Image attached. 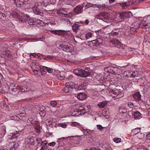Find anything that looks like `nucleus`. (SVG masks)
<instances>
[{"instance_id": "nucleus-41", "label": "nucleus", "mask_w": 150, "mask_h": 150, "mask_svg": "<svg viewBox=\"0 0 150 150\" xmlns=\"http://www.w3.org/2000/svg\"><path fill=\"white\" fill-rule=\"evenodd\" d=\"M11 119L13 120L16 121H18L19 119L18 118L17 115H15L14 116H11L10 117Z\"/></svg>"}, {"instance_id": "nucleus-58", "label": "nucleus", "mask_w": 150, "mask_h": 150, "mask_svg": "<svg viewBox=\"0 0 150 150\" xmlns=\"http://www.w3.org/2000/svg\"><path fill=\"white\" fill-rule=\"evenodd\" d=\"M55 144L56 143L54 142H52L48 143V145L50 146H53L55 145Z\"/></svg>"}, {"instance_id": "nucleus-24", "label": "nucleus", "mask_w": 150, "mask_h": 150, "mask_svg": "<svg viewBox=\"0 0 150 150\" xmlns=\"http://www.w3.org/2000/svg\"><path fill=\"white\" fill-rule=\"evenodd\" d=\"M141 129V128H137L132 129V132L134 135H135L140 132Z\"/></svg>"}, {"instance_id": "nucleus-35", "label": "nucleus", "mask_w": 150, "mask_h": 150, "mask_svg": "<svg viewBox=\"0 0 150 150\" xmlns=\"http://www.w3.org/2000/svg\"><path fill=\"white\" fill-rule=\"evenodd\" d=\"M102 18H103L105 20L108 19V14L106 12H103Z\"/></svg>"}, {"instance_id": "nucleus-45", "label": "nucleus", "mask_w": 150, "mask_h": 150, "mask_svg": "<svg viewBox=\"0 0 150 150\" xmlns=\"http://www.w3.org/2000/svg\"><path fill=\"white\" fill-rule=\"evenodd\" d=\"M50 103L51 105L53 107L56 106L57 104L56 102L54 100L51 101Z\"/></svg>"}, {"instance_id": "nucleus-15", "label": "nucleus", "mask_w": 150, "mask_h": 150, "mask_svg": "<svg viewBox=\"0 0 150 150\" xmlns=\"http://www.w3.org/2000/svg\"><path fill=\"white\" fill-rule=\"evenodd\" d=\"M41 70H43L44 72H45V73H44L43 74L42 73H41L42 75L43 74H45V72H46V71H47L49 73H52L53 71V69L52 68L46 67H42V68H41Z\"/></svg>"}, {"instance_id": "nucleus-47", "label": "nucleus", "mask_w": 150, "mask_h": 150, "mask_svg": "<svg viewBox=\"0 0 150 150\" xmlns=\"http://www.w3.org/2000/svg\"><path fill=\"white\" fill-rule=\"evenodd\" d=\"M103 12L100 13L96 15V18L97 19H99L103 20V19H100V18H98L100 16L101 18H102V15Z\"/></svg>"}, {"instance_id": "nucleus-40", "label": "nucleus", "mask_w": 150, "mask_h": 150, "mask_svg": "<svg viewBox=\"0 0 150 150\" xmlns=\"http://www.w3.org/2000/svg\"><path fill=\"white\" fill-rule=\"evenodd\" d=\"M33 122H35V121H33V118H29L27 120V122L28 123L30 122L31 124H30V125H33Z\"/></svg>"}, {"instance_id": "nucleus-1", "label": "nucleus", "mask_w": 150, "mask_h": 150, "mask_svg": "<svg viewBox=\"0 0 150 150\" xmlns=\"http://www.w3.org/2000/svg\"><path fill=\"white\" fill-rule=\"evenodd\" d=\"M59 46L58 47L59 49H61L63 51L67 52H70V48L68 46L69 43L68 42L65 41H61L59 42Z\"/></svg>"}, {"instance_id": "nucleus-19", "label": "nucleus", "mask_w": 150, "mask_h": 150, "mask_svg": "<svg viewBox=\"0 0 150 150\" xmlns=\"http://www.w3.org/2000/svg\"><path fill=\"white\" fill-rule=\"evenodd\" d=\"M81 71V77H86L89 76L91 74V72H87L83 69H82Z\"/></svg>"}, {"instance_id": "nucleus-2", "label": "nucleus", "mask_w": 150, "mask_h": 150, "mask_svg": "<svg viewBox=\"0 0 150 150\" xmlns=\"http://www.w3.org/2000/svg\"><path fill=\"white\" fill-rule=\"evenodd\" d=\"M75 84L73 82H70L65 84V86L64 88V91L66 93L72 91L73 89L75 88Z\"/></svg>"}, {"instance_id": "nucleus-27", "label": "nucleus", "mask_w": 150, "mask_h": 150, "mask_svg": "<svg viewBox=\"0 0 150 150\" xmlns=\"http://www.w3.org/2000/svg\"><path fill=\"white\" fill-rule=\"evenodd\" d=\"M112 43L115 46H121L122 44L121 42L117 40H114Z\"/></svg>"}, {"instance_id": "nucleus-31", "label": "nucleus", "mask_w": 150, "mask_h": 150, "mask_svg": "<svg viewBox=\"0 0 150 150\" xmlns=\"http://www.w3.org/2000/svg\"><path fill=\"white\" fill-rule=\"evenodd\" d=\"M33 126L35 127V128L40 127L39 125V123L38 121H35L33 122Z\"/></svg>"}, {"instance_id": "nucleus-64", "label": "nucleus", "mask_w": 150, "mask_h": 150, "mask_svg": "<svg viewBox=\"0 0 150 150\" xmlns=\"http://www.w3.org/2000/svg\"><path fill=\"white\" fill-rule=\"evenodd\" d=\"M40 114H41V116H44L45 115V112H44V111H42L40 112Z\"/></svg>"}, {"instance_id": "nucleus-21", "label": "nucleus", "mask_w": 150, "mask_h": 150, "mask_svg": "<svg viewBox=\"0 0 150 150\" xmlns=\"http://www.w3.org/2000/svg\"><path fill=\"white\" fill-rule=\"evenodd\" d=\"M80 26L78 24H74L72 26V30L74 32L76 33L79 30V27Z\"/></svg>"}, {"instance_id": "nucleus-25", "label": "nucleus", "mask_w": 150, "mask_h": 150, "mask_svg": "<svg viewBox=\"0 0 150 150\" xmlns=\"http://www.w3.org/2000/svg\"><path fill=\"white\" fill-rule=\"evenodd\" d=\"M8 52L5 53H3V55H4L5 58L7 59L10 60L12 59V57L11 54H10Z\"/></svg>"}, {"instance_id": "nucleus-62", "label": "nucleus", "mask_w": 150, "mask_h": 150, "mask_svg": "<svg viewBox=\"0 0 150 150\" xmlns=\"http://www.w3.org/2000/svg\"><path fill=\"white\" fill-rule=\"evenodd\" d=\"M47 144V142L45 140V141L42 142L41 143V145H46V144Z\"/></svg>"}, {"instance_id": "nucleus-11", "label": "nucleus", "mask_w": 150, "mask_h": 150, "mask_svg": "<svg viewBox=\"0 0 150 150\" xmlns=\"http://www.w3.org/2000/svg\"><path fill=\"white\" fill-rule=\"evenodd\" d=\"M13 17H17L20 20H21L22 22H24V20H23V17L21 16L20 14H19L18 13L16 12H13L10 14Z\"/></svg>"}, {"instance_id": "nucleus-29", "label": "nucleus", "mask_w": 150, "mask_h": 150, "mask_svg": "<svg viewBox=\"0 0 150 150\" xmlns=\"http://www.w3.org/2000/svg\"><path fill=\"white\" fill-rule=\"evenodd\" d=\"M26 115V114L25 113H20V114L17 115L18 117L19 120H22V119Z\"/></svg>"}, {"instance_id": "nucleus-61", "label": "nucleus", "mask_w": 150, "mask_h": 150, "mask_svg": "<svg viewBox=\"0 0 150 150\" xmlns=\"http://www.w3.org/2000/svg\"><path fill=\"white\" fill-rule=\"evenodd\" d=\"M97 127L98 129L100 130H102L103 129V127L100 125H97Z\"/></svg>"}, {"instance_id": "nucleus-63", "label": "nucleus", "mask_w": 150, "mask_h": 150, "mask_svg": "<svg viewBox=\"0 0 150 150\" xmlns=\"http://www.w3.org/2000/svg\"><path fill=\"white\" fill-rule=\"evenodd\" d=\"M128 106L131 108H132L133 106V104L131 102H129L128 103Z\"/></svg>"}, {"instance_id": "nucleus-44", "label": "nucleus", "mask_w": 150, "mask_h": 150, "mask_svg": "<svg viewBox=\"0 0 150 150\" xmlns=\"http://www.w3.org/2000/svg\"><path fill=\"white\" fill-rule=\"evenodd\" d=\"M95 41V40H93L92 41H90L89 42V45H91V46H96V44L95 42H94L93 41Z\"/></svg>"}, {"instance_id": "nucleus-14", "label": "nucleus", "mask_w": 150, "mask_h": 150, "mask_svg": "<svg viewBox=\"0 0 150 150\" xmlns=\"http://www.w3.org/2000/svg\"><path fill=\"white\" fill-rule=\"evenodd\" d=\"M87 97V95L85 93H79L77 96V98L79 100H82Z\"/></svg>"}, {"instance_id": "nucleus-57", "label": "nucleus", "mask_w": 150, "mask_h": 150, "mask_svg": "<svg viewBox=\"0 0 150 150\" xmlns=\"http://www.w3.org/2000/svg\"><path fill=\"white\" fill-rule=\"evenodd\" d=\"M91 7H93V4H87L85 6V7H86L87 8H88Z\"/></svg>"}, {"instance_id": "nucleus-49", "label": "nucleus", "mask_w": 150, "mask_h": 150, "mask_svg": "<svg viewBox=\"0 0 150 150\" xmlns=\"http://www.w3.org/2000/svg\"><path fill=\"white\" fill-rule=\"evenodd\" d=\"M4 59V58L0 55V63L4 64L5 63V61H3Z\"/></svg>"}, {"instance_id": "nucleus-13", "label": "nucleus", "mask_w": 150, "mask_h": 150, "mask_svg": "<svg viewBox=\"0 0 150 150\" xmlns=\"http://www.w3.org/2000/svg\"><path fill=\"white\" fill-rule=\"evenodd\" d=\"M96 88L97 91L103 90L105 88V85L101 83V84L97 85Z\"/></svg>"}, {"instance_id": "nucleus-4", "label": "nucleus", "mask_w": 150, "mask_h": 150, "mask_svg": "<svg viewBox=\"0 0 150 150\" xmlns=\"http://www.w3.org/2000/svg\"><path fill=\"white\" fill-rule=\"evenodd\" d=\"M84 6L82 5H79L76 6L73 10L74 12L76 14H79L82 13Z\"/></svg>"}, {"instance_id": "nucleus-30", "label": "nucleus", "mask_w": 150, "mask_h": 150, "mask_svg": "<svg viewBox=\"0 0 150 150\" xmlns=\"http://www.w3.org/2000/svg\"><path fill=\"white\" fill-rule=\"evenodd\" d=\"M64 1L67 4L70 5L72 6L74 5L73 0H64Z\"/></svg>"}, {"instance_id": "nucleus-37", "label": "nucleus", "mask_w": 150, "mask_h": 150, "mask_svg": "<svg viewBox=\"0 0 150 150\" xmlns=\"http://www.w3.org/2000/svg\"><path fill=\"white\" fill-rule=\"evenodd\" d=\"M118 4H120V6L123 8H124V7L128 5V4H127V2H125L124 3H118Z\"/></svg>"}, {"instance_id": "nucleus-23", "label": "nucleus", "mask_w": 150, "mask_h": 150, "mask_svg": "<svg viewBox=\"0 0 150 150\" xmlns=\"http://www.w3.org/2000/svg\"><path fill=\"white\" fill-rule=\"evenodd\" d=\"M42 57L44 59H46L48 60V59L52 60L54 58V57L52 56H50L49 55L45 56L43 55H42Z\"/></svg>"}, {"instance_id": "nucleus-16", "label": "nucleus", "mask_w": 150, "mask_h": 150, "mask_svg": "<svg viewBox=\"0 0 150 150\" xmlns=\"http://www.w3.org/2000/svg\"><path fill=\"white\" fill-rule=\"evenodd\" d=\"M132 115L133 117L135 119H139L141 117V113L138 111H137L135 112H134L133 113H132Z\"/></svg>"}, {"instance_id": "nucleus-10", "label": "nucleus", "mask_w": 150, "mask_h": 150, "mask_svg": "<svg viewBox=\"0 0 150 150\" xmlns=\"http://www.w3.org/2000/svg\"><path fill=\"white\" fill-rule=\"evenodd\" d=\"M130 29L129 30H127L126 31L125 34L127 36H130V34H134L137 31V30H136L133 27H130Z\"/></svg>"}, {"instance_id": "nucleus-39", "label": "nucleus", "mask_w": 150, "mask_h": 150, "mask_svg": "<svg viewBox=\"0 0 150 150\" xmlns=\"http://www.w3.org/2000/svg\"><path fill=\"white\" fill-rule=\"evenodd\" d=\"M139 75L138 72L137 71L134 72L131 75V76L133 77H135Z\"/></svg>"}, {"instance_id": "nucleus-32", "label": "nucleus", "mask_w": 150, "mask_h": 150, "mask_svg": "<svg viewBox=\"0 0 150 150\" xmlns=\"http://www.w3.org/2000/svg\"><path fill=\"white\" fill-rule=\"evenodd\" d=\"M6 16L5 14L0 11V19L5 21L6 20Z\"/></svg>"}, {"instance_id": "nucleus-17", "label": "nucleus", "mask_w": 150, "mask_h": 150, "mask_svg": "<svg viewBox=\"0 0 150 150\" xmlns=\"http://www.w3.org/2000/svg\"><path fill=\"white\" fill-rule=\"evenodd\" d=\"M133 97L134 100H137L138 101L141 100V96L139 92H138L133 95Z\"/></svg>"}, {"instance_id": "nucleus-6", "label": "nucleus", "mask_w": 150, "mask_h": 150, "mask_svg": "<svg viewBox=\"0 0 150 150\" xmlns=\"http://www.w3.org/2000/svg\"><path fill=\"white\" fill-rule=\"evenodd\" d=\"M23 20H24V22L30 21V22L31 23L37 22L38 23H40V22H41L39 20H37L36 21L35 19H30V17L27 15L24 16L23 18Z\"/></svg>"}, {"instance_id": "nucleus-54", "label": "nucleus", "mask_w": 150, "mask_h": 150, "mask_svg": "<svg viewBox=\"0 0 150 150\" xmlns=\"http://www.w3.org/2000/svg\"><path fill=\"white\" fill-rule=\"evenodd\" d=\"M137 150H148L146 148L144 147H143L138 148Z\"/></svg>"}, {"instance_id": "nucleus-38", "label": "nucleus", "mask_w": 150, "mask_h": 150, "mask_svg": "<svg viewBox=\"0 0 150 150\" xmlns=\"http://www.w3.org/2000/svg\"><path fill=\"white\" fill-rule=\"evenodd\" d=\"M58 14H60V16H65L67 17L68 15V14H64L60 11H59L57 12Z\"/></svg>"}, {"instance_id": "nucleus-28", "label": "nucleus", "mask_w": 150, "mask_h": 150, "mask_svg": "<svg viewBox=\"0 0 150 150\" xmlns=\"http://www.w3.org/2000/svg\"><path fill=\"white\" fill-rule=\"evenodd\" d=\"M132 27H133V28H134L137 30L139 28H142V27H141L140 26L139 23H134V24L132 25Z\"/></svg>"}, {"instance_id": "nucleus-51", "label": "nucleus", "mask_w": 150, "mask_h": 150, "mask_svg": "<svg viewBox=\"0 0 150 150\" xmlns=\"http://www.w3.org/2000/svg\"><path fill=\"white\" fill-rule=\"evenodd\" d=\"M111 34L113 36H117V35H118L119 33L117 32H114L113 31H112L111 33Z\"/></svg>"}, {"instance_id": "nucleus-5", "label": "nucleus", "mask_w": 150, "mask_h": 150, "mask_svg": "<svg viewBox=\"0 0 150 150\" xmlns=\"http://www.w3.org/2000/svg\"><path fill=\"white\" fill-rule=\"evenodd\" d=\"M30 66L32 70L35 73H37V74H39L38 72H41V73H42V70L40 69V70L38 71L37 70L38 69V66L37 65V64L33 62L31 64H30Z\"/></svg>"}, {"instance_id": "nucleus-33", "label": "nucleus", "mask_w": 150, "mask_h": 150, "mask_svg": "<svg viewBox=\"0 0 150 150\" xmlns=\"http://www.w3.org/2000/svg\"><path fill=\"white\" fill-rule=\"evenodd\" d=\"M81 131L83 132V134L85 136H90V132H88L87 130H85L84 129H83Z\"/></svg>"}, {"instance_id": "nucleus-48", "label": "nucleus", "mask_w": 150, "mask_h": 150, "mask_svg": "<svg viewBox=\"0 0 150 150\" xmlns=\"http://www.w3.org/2000/svg\"><path fill=\"white\" fill-rule=\"evenodd\" d=\"M147 25L146 26V28H150V19L147 20Z\"/></svg>"}, {"instance_id": "nucleus-53", "label": "nucleus", "mask_w": 150, "mask_h": 150, "mask_svg": "<svg viewBox=\"0 0 150 150\" xmlns=\"http://www.w3.org/2000/svg\"><path fill=\"white\" fill-rule=\"evenodd\" d=\"M83 70L87 72H91V69L89 67H85Z\"/></svg>"}, {"instance_id": "nucleus-56", "label": "nucleus", "mask_w": 150, "mask_h": 150, "mask_svg": "<svg viewBox=\"0 0 150 150\" xmlns=\"http://www.w3.org/2000/svg\"><path fill=\"white\" fill-rule=\"evenodd\" d=\"M95 41H94L93 42H95L96 44V46H98L99 45L100 43H99V42H98V39L95 40Z\"/></svg>"}, {"instance_id": "nucleus-43", "label": "nucleus", "mask_w": 150, "mask_h": 150, "mask_svg": "<svg viewBox=\"0 0 150 150\" xmlns=\"http://www.w3.org/2000/svg\"><path fill=\"white\" fill-rule=\"evenodd\" d=\"M57 77L58 79L59 80H62L64 78V75H61L60 74H59L57 75Z\"/></svg>"}, {"instance_id": "nucleus-20", "label": "nucleus", "mask_w": 150, "mask_h": 150, "mask_svg": "<svg viewBox=\"0 0 150 150\" xmlns=\"http://www.w3.org/2000/svg\"><path fill=\"white\" fill-rule=\"evenodd\" d=\"M86 84L85 82H83L79 86L78 89L79 90H85L86 88Z\"/></svg>"}, {"instance_id": "nucleus-26", "label": "nucleus", "mask_w": 150, "mask_h": 150, "mask_svg": "<svg viewBox=\"0 0 150 150\" xmlns=\"http://www.w3.org/2000/svg\"><path fill=\"white\" fill-rule=\"evenodd\" d=\"M83 105H81L79 107L78 110L79 111L78 112H80V114H82L83 115L86 113V112L83 108Z\"/></svg>"}, {"instance_id": "nucleus-59", "label": "nucleus", "mask_w": 150, "mask_h": 150, "mask_svg": "<svg viewBox=\"0 0 150 150\" xmlns=\"http://www.w3.org/2000/svg\"><path fill=\"white\" fill-rule=\"evenodd\" d=\"M107 80L110 81V82H113V78H110V77H108L107 78Z\"/></svg>"}, {"instance_id": "nucleus-60", "label": "nucleus", "mask_w": 150, "mask_h": 150, "mask_svg": "<svg viewBox=\"0 0 150 150\" xmlns=\"http://www.w3.org/2000/svg\"><path fill=\"white\" fill-rule=\"evenodd\" d=\"M40 5H42V6H44L45 7H46L47 6V4L45 3L43 1H42V2L40 3Z\"/></svg>"}, {"instance_id": "nucleus-9", "label": "nucleus", "mask_w": 150, "mask_h": 150, "mask_svg": "<svg viewBox=\"0 0 150 150\" xmlns=\"http://www.w3.org/2000/svg\"><path fill=\"white\" fill-rule=\"evenodd\" d=\"M32 9L35 14L40 15L41 16H43V13L42 10L40 9L38 7H33Z\"/></svg>"}, {"instance_id": "nucleus-34", "label": "nucleus", "mask_w": 150, "mask_h": 150, "mask_svg": "<svg viewBox=\"0 0 150 150\" xmlns=\"http://www.w3.org/2000/svg\"><path fill=\"white\" fill-rule=\"evenodd\" d=\"M14 1L15 4H21V5L22 3H23L24 1V0H12Z\"/></svg>"}, {"instance_id": "nucleus-42", "label": "nucleus", "mask_w": 150, "mask_h": 150, "mask_svg": "<svg viewBox=\"0 0 150 150\" xmlns=\"http://www.w3.org/2000/svg\"><path fill=\"white\" fill-rule=\"evenodd\" d=\"M113 140L116 143H119L121 142V139L119 138H115L113 139Z\"/></svg>"}, {"instance_id": "nucleus-18", "label": "nucleus", "mask_w": 150, "mask_h": 150, "mask_svg": "<svg viewBox=\"0 0 150 150\" xmlns=\"http://www.w3.org/2000/svg\"><path fill=\"white\" fill-rule=\"evenodd\" d=\"M82 69L80 68H78L76 69H75L74 70V73L76 75L79 76L81 77Z\"/></svg>"}, {"instance_id": "nucleus-8", "label": "nucleus", "mask_w": 150, "mask_h": 150, "mask_svg": "<svg viewBox=\"0 0 150 150\" xmlns=\"http://www.w3.org/2000/svg\"><path fill=\"white\" fill-rule=\"evenodd\" d=\"M150 19V16H148L147 17L144 18L140 22V23H139L140 26L141 27H142V26H143V27H142V28L146 27V25H147L146 22H147V20H148Z\"/></svg>"}, {"instance_id": "nucleus-3", "label": "nucleus", "mask_w": 150, "mask_h": 150, "mask_svg": "<svg viewBox=\"0 0 150 150\" xmlns=\"http://www.w3.org/2000/svg\"><path fill=\"white\" fill-rule=\"evenodd\" d=\"M119 14L120 18L122 21H124L130 17V14L127 11H122L118 13Z\"/></svg>"}, {"instance_id": "nucleus-52", "label": "nucleus", "mask_w": 150, "mask_h": 150, "mask_svg": "<svg viewBox=\"0 0 150 150\" xmlns=\"http://www.w3.org/2000/svg\"><path fill=\"white\" fill-rule=\"evenodd\" d=\"M83 108L86 112H88L89 111V108L88 106H86L83 107Z\"/></svg>"}, {"instance_id": "nucleus-7", "label": "nucleus", "mask_w": 150, "mask_h": 150, "mask_svg": "<svg viewBox=\"0 0 150 150\" xmlns=\"http://www.w3.org/2000/svg\"><path fill=\"white\" fill-rule=\"evenodd\" d=\"M9 146L10 147V150H16L18 148L19 144L18 143L12 141L10 142Z\"/></svg>"}, {"instance_id": "nucleus-36", "label": "nucleus", "mask_w": 150, "mask_h": 150, "mask_svg": "<svg viewBox=\"0 0 150 150\" xmlns=\"http://www.w3.org/2000/svg\"><path fill=\"white\" fill-rule=\"evenodd\" d=\"M1 51L3 54V53H5L8 52V50L6 48V47H5L1 48Z\"/></svg>"}, {"instance_id": "nucleus-22", "label": "nucleus", "mask_w": 150, "mask_h": 150, "mask_svg": "<svg viewBox=\"0 0 150 150\" xmlns=\"http://www.w3.org/2000/svg\"><path fill=\"white\" fill-rule=\"evenodd\" d=\"M108 101H104L98 104V105L100 108H104L106 105Z\"/></svg>"}, {"instance_id": "nucleus-12", "label": "nucleus", "mask_w": 150, "mask_h": 150, "mask_svg": "<svg viewBox=\"0 0 150 150\" xmlns=\"http://www.w3.org/2000/svg\"><path fill=\"white\" fill-rule=\"evenodd\" d=\"M51 32L54 34L61 36H63L65 33V31L62 30H51Z\"/></svg>"}, {"instance_id": "nucleus-55", "label": "nucleus", "mask_w": 150, "mask_h": 150, "mask_svg": "<svg viewBox=\"0 0 150 150\" xmlns=\"http://www.w3.org/2000/svg\"><path fill=\"white\" fill-rule=\"evenodd\" d=\"M40 5V4L37 1L35 3L34 6L33 7H37Z\"/></svg>"}, {"instance_id": "nucleus-50", "label": "nucleus", "mask_w": 150, "mask_h": 150, "mask_svg": "<svg viewBox=\"0 0 150 150\" xmlns=\"http://www.w3.org/2000/svg\"><path fill=\"white\" fill-rule=\"evenodd\" d=\"M101 8L103 9H105V8H108L109 6H107L106 4H102L101 5Z\"/></svg>"}, {"instance_id": "nucleus-46", "label": "nucleus", "mask_w": 150, "mask_h": 150, "mask_svg": "<svg viewBox=\"0 0 150 150\" xmlns=\"http://www.w3.org/2000/svg\"><path fill=\"white\" fill-rule=\"evenodd\" d=\"M92 34L91 32H89L85 35V36L87 39L91 38L92 37Z\"/></svg>"}]
</instances>
